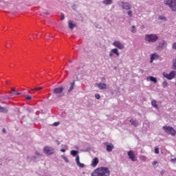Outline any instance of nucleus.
I'll return each mask as SVG.
<instances>
[{"instance_id":"f257e3e1","label":"nucleus","mask_w":176,"mask_h":176,"mask_svg":"<svg viewBox=\"0 0 176 176\" xmlns=\"http://www.w3.org/2000/svg\"><path fill=\"white\" fill-rule=\"evenodd\" d=\"M111 171L107 167H100L95 169L91 174V176H109Z\"/></svg>"},{"instance_id":"f03ea898","label":"nucleus","mask_w":176,"mask_h":176,"mask_svg":"<svg viewBox=\"0 0 176 176\" xmlns=\"http://www.w3.org/2000/svg\"><path fill=\"white\" fill-rule=\"evenodd\" d=\"M163 130H164L165 133H167V134H170V135H172L173 137H175L176 131L174 128L171 126H163Z\"/></svg>"},{"instance_id":"7ed1b4c3","label":"nucleus","mask_w":176,"mask_h":176,"mask_svg":"<svg viewBox=\"0 0 176 176\" xmlns=\"http://www.w3.org/2000/svg\"><path fill=\"white\" fill-rule=\"evenodd\" d=\"M145 39L147 41V42H156L157 39H159V37L156 34H146L145 36Z\"/></svg>"},{"instance_id":"20e7f679","label":"nucleus","mask_w":176,"mask_h":176,"mask_svg":"<svg viewBox=\"0 0 176 176\" xmlns=\"http://www.w3.org/2000/svg\"><path fill=\"white\" fill-rule=\"evenodd\" d=\"M164 3L165 5H168L172 10H176V0H165Z\"/></svg>"},{"instance_id":"39448f33","label":"nucleus","mask_w":176,"mask_h":176,"mask_svg":"<svg viewBox=\"0 0 176 176\" xmlns=\"http://www.w3.org/2000/svg\"><path fill=\"white\" fill-rule=\"evenodd\" d=\"M64 91V88L63 87L55 88L53 90V94H55V96H57L58 97H63V95L61 94Z\"/></svg>"},{"instance_id":"423d86ee","label":"nucleus","mask_w":176,"mask_h":176,"mask_svg":"<svg viewBox=\"0 0 176 176\" xmlns=\"http://www.w3.org/2000/svg\"><path fill=\"white\" fill-rule=\"evenodd\" d=\"M43 152L47 156H50V155H53L54 153V148L49 146H45L43 148Z\"/></svg>"},{"instance_id":"0eeeda50","label":"nucleus","mask_w":176,"mask_h":176,"mask_svg":"<svg viewBox=\"0 0 176 176\" xmlns=\"http://www.w3.org/2000/svg\"><path fill=\"white\" fill-rule=\"evenodd\" d=\"M103 145L106 146V150L107 152H112L115 148V146L112 143L104 142Z\"/></svg>"},{"instance_id":"6e6552de","label":"nucleus","mask_w":176,"mask_h":176,"mask_svg":"<svg viewBox=\"0 0 176 176\" xmlns=\"http://www.w3.org/2000/svg\"><path fill=\"white\" fill-rule=\"evenodd\" d=\"M163 75H164V78H166V79L171 80L175 77L176 73L175 71H172L170 72V74L164 73Z\"/></svg>"},{"instance_id":"1a4fd4ad","label":"nucleus","mask_w":176,"mask_h":176,"mask_svg":"<svg viewBox=\"0 0 176 176\" xmlns=\"http://www.w3.org/2000/svg\"><path fill=\"white\" fill-rule=\"evenodd\" d=\"M128 156L131 162H137V157H135V154H134V151H128Z\"/></svg>"},{"instance_id":"9d476101","label":"nucleus","mask_w":176,"mask_h":176,"mask_svg":"<svg viewBox=\"0 0 176 176\" xmlns=\"http://www.w3.org/2000/svg\"><path fill=\"white\" fill-rule=\"evenodd\" d=\"M113 45L115 46V47H118V49H120V50H122V49H124V45L120 41H114Z\"/></svg>"},{"instance_id":"9b49d317","label":"nucleus","mask_w":176,"mask_h":176,"mask_svg":"<svg viewBox=\"0 0 176 176\" xmlns=\"http://www.w3.org/2000/svg\"><path fill=\"white\" fill-rule=\"evenodd\" d=\"M80 158L79 157V155H77L76 157V164L77 166H78V167H80V168H83V167H85V164L80 163Z\"/></svg>"},{"instance_id":"f8f14e48","label":"nucleus","mask_w":176,"mask_h":176,"mask_svg":"<svg viewBox=\"0 0 176 176\" xmlns=\"http://www.w3.org/2000/svg\"><path fill=\"white\" fill-rule=\"evenodd\" d=\"M96 86H98V89H100V90H104V89H107V84L105 83H98L96 84Z\"/></svg>"},{"instance_id":"ddd939ff","label":"nucleus","mask_w":176,"mask_h":176,"mask_svg":"<svg viewBox=\"0 0 176 176\" xmlns=\"http://www.w3.org/2000/svg\"><path fill=\"white\" fill-rule=\"evenodd\" d=\"M122 8L125 9L126 10H130V9H131V6L129 4V3H123Z\"/></svg>"},{"instance_id":"4468645a","label":"nucleus","mask_w":176,"mask_h":176,"mask_svg":"<svg viewBox=\"0 0 176 176\" xmlns=\"http://www.w3.org/2000/svg\"><path fill=\"white\" fill-rule=\"evenodd\" d=\"M99 162L100 161L98 160V157L94 158V160H92V163H91L92 167H97V165L98 164Z\"/></svg>"},{"instance_id":"2eb2a0df","label":"nucleus","mask_w":176,"mask_h":176,"mask_svg":"<svg viewBox=\"0 0 176 176\" xmlns=\"http://www.w3.org/2000/svg\"><path fill=\"white\" fill-rule=\"evenodd\" d=\"M159 57V55L157 54H153L151 55V61L150 63H153V60H156Z\"/></svg>"},{"instance_id":"dca6fc26","label":"nucleus","mask_w":176,"mask_h":176,"mask_svg":"<svg viewBox=\"0 0 176 176\" xmlns=\"http://www.w3.org/2000/svg\"><path fill=\"white\" fill-rule=\"evenodd\" d=\"M111 52L116 54L117 57H119L120 56V54H119V50H118V49L116 48L112 49L111 50Z\"/></svg>"},{"instance_id":"f3484780","label":"nucleus","mask_w":176,"mask_h":176,"mask_svg":"<svg viewBox=\"0 0 176 176\" xmlns=\"http://www.w3.org/2000/svg\"><path fill=\"white\" fill-rule=\"evenodd\" d=\"M151 105L155 108V109H159V106L157 105V102L156 100H152Z\"/></svg>"},{"instance_id":"a211bd4d","label":"nucleus","mask_w":176,"mask_h":176,"mask_svg":"<svg viewBox=\"0 0 176 176\" xmlns=\"http://www.w3.org/2000/svg\"><path fill=\"white\" fill-rule=\"evenodd\" d=\"M74 87H75V80H74L72 82H71V85L68 90V92L71 93V91L74 90Z\"/></svg>"},{"instance_id":"6ab92c4d","label":"nucleus","mask_w":176,"mask_h":176,"mask_svg":"<svg viewBox=\"0 0 176 176\" xmlns=\"http://www.w3.org/2000/svg\"><path fill=\"white\" fill-rule=\"evenodd\" d=\"M130 122H131L132 126H134L135 127H137V126H138V120H134L131 119V120H130Z\"/></svg>"},{"instance_id":"aec40b11","label":"nucleus","mask_w":176,"mask_h":176,"mask_svg":"<svg viewBox=\"0 0 176 176\" xmlns=\"http://www.w3.org/2000/svg\"><path fill=\"white\" fill-rule=\"evenodd\" d=\"M76 25H75L74 23H72V21H69V28L70 30H74L75 28Z\"/></svg>"},{"instance_id":"412c9836","label":"nucleus","mask_w":176,"mask_h":176,"mask_svg":"<svg viewBox=\"0 0 176 176\" xmlns=\"http://www.w3.org/2000/svg\"><path fill=\"white\" fill-rule=\"evenodd\" d=\"M0 112L1 113H8V109L0 106Z\"/></svg>"},{"instance_id":"4be33fe9","label":"nucleus","mask_w":176,"mask_h":176,"mask_svg":"<svg viewBox=\"0 0 176 176\" xmlns=\"http://www.w3.org/2000/svg\"><path fill=\"white\" fill-rule=\"evenodd\" d=\"M148 79L151 80V82H153V83H157V79L153 76H149Z\"/></svg>"},{"instance_id":"5701e85b","label":"nucleus","mask_w":176,"mask_h":176,"mask_svg":"<svg viewBox=\"0 0 176 176\" xmlns=\"http://www.w3.org/2000/svg\"><path fill=\"white\" fill-rule=\"evenodd\" d=\"M102 3L104 5H111V3H112V0H104Z\"/></svg>"},{"instance_id":"b1692460","label":"nucleus","mask_w":176,"mask_h":176,"mask_svg":"<svg viewBox=\"0 0 176 176\" xmlns=\"http://www.w3.org/2000/svg\"><path fill=\"white\" fill-rule=\"evenodd\" d=\"M72 156H76L78 155V151L72 150L71 151Z\"/></svg>"},{"instance_id":"393cba45","label":"nucleus","mask_w":176,"mask_h":176,"mask_svg":"<svg viewBox=\"0 0 176 176\" xmlns=\"http://www.w3.org/2000/svg\"><path fill=\"white\" fill-rule=\"evenodd\" d=\"M35 90H42V87H37V88L30 89L31 91H34Z\"/></svg>"},{"instance_id":"a878e982","label":"nucleus","mask_w":176,"mask_h":176,"mask_svg":"<svg viewBox=\"0 0 176 176\" xmlns=\"http://www.w3.org/2000/svg\"><path fill=\"white\" fill-rule=\"evenodd\" d=\"M155 153H156L157 155H159V153H160L159 147L155 148Z\"/></svg>"},{"instance_id":"bb28decb","label":"nucleus","mask_w":176,"mask_h":176,"mask_svg":"<svg viewBox=\"0 0 176 176\" xmlns=\"http://www.w3.org/2000/svg\"><path fill=\"white\" fill-rule=\"evenodd\" d=\"M168 85L167 81H164L162 83L163 87H167Z\"/></svg>"},{"instance_id":"cd10ccee","label":"nucleus","mask_w":176,"mask_h":176,"mask_svg":"<svg viewBox=\"0 0 176 176\" xmlns=\"http://www.w3.org/2000/svg\"><path fill=\"white\" fill-rule=\"evenodd\" d=\"M63 159L65 160V162H66V163H69V160H68V158L67 157L63 156Z\"/></svg>"},{"instance_id":"c85d7f7f","label":"nucleus","mask_w":176,"mask_h":176,"mask_svg":"<svg viewBox=\"0 0 176 176\" xmlns=\"http://www.w3.org/2000/svg\"><path fill=\"white\" fill-rule=\"evenodd\" d=\"M95 98H96V100H100V98H101V96H100V94H96L95 95Z\"/></svg>"},{"instance_id":"c756f323","label":"nucleus","mask_w":176,"mask_h":176,"mask_svg":"<svg viewBox=\"0 0 176 176\" xmlns=\"http://www.w3.org/2000/svg\"><path fill=\"white\" fill-rule=\"evenodd\" d=\"M26 100H27L28 101H30V100H32V98L31 97V96L27 95V96H26Z\"/></svg>"},{"instance_id":"7c9ffc66","label":"nucleus","mask_w":176,"mask_h":176,"mask_svg":"<svg viewBox=\"0 0 176 176\" xmlns=\"http://www.w3.org/2000/svg\"><path fill=\"white\" fill-rule=\"evenodd\" d=\"M131 32H133V34L135 32V26H132Z\"/></svg>"},{"instance_id":"2f4dec72","label":"nucleus","mask_w":176,"mask_h":176,"mask_svg":"<svg viewBox=\"0 0 176 176\" xmlns=\"http://www.w3.org/2000/svg\"><path fill=\"white\" fill-rule=\"evenodd\" d=\"M20 94H21V93H16V94L10 93V96H20Z\"/></svg>"},{"instance_id":"473e14b6","label":"nucleus","mask_w":176,"mask_h":176,"mask_svg":"<svg viewBox=\"0 0 176 176\" xmlns=\"http://www.w3.org/2000/svg\"><path fill=\"white\" fill-rule=\"evenodd\" d=\"M128 14L131 17V16H133V12L131 10L128 11Z\"/></svg>"},{"instance_id":"72a5a7b5","label":"nucleus","mask_w":176,"mask_h":176,"mask_svg":"<svg viewBox=\"0 0 176 176\" xmlns=\"http://www.w3.org/2000/svg\"><path fill=\"white\" fill-rule=\"evenodd\" d=\"M65 19V16H64V14H61L60 15V20L63 21Z\"/></svg>"},{"instance_id":"f704fd0d","label":"nucleus","mask_w":176,"mask_h":176,"mask_svg":"<svg viewBox=\"0 0 176 176\" xmlns=\"http://www.w3.org/2000/svg\"><path fill=\"white\" fill-rule=\"evenodd\" d=\"M159 19H160V20H166V17H165V16H160V17H159Z\"/></svg>"},{"instance_id":"c9c22d12","label":"nucleus","mask_w":176,"mask_h":176,"mask_svg":"<svg viewBox=\"0 0 176 176\" xmlns=\"http://www.w3.org/2000/svg\"><path fill=\"white\" fill-rule=\"evenodd\" d=\"M173 49L176 50V43H174L172 45Z\"/></svg>"},{"instance_id":"e433bc0d","label":"nucleus","mask_w":176,"mask_h":176,"mask_svg":"<svg viewBox=\"0 0 176 176\" xmlns=\"http://www.w3.org/2000/svg\"><path fill=\"white\" fill-rule=\"evenodd\" d=\"M170 162H172V163H176V158L171 159Z\"/></svg>"},{"instance_id":"4c0bfd02","label":"nucleus","mask_w":176,"mask_h":176,"mask_svg":"<svg viewBox=\"0 0 176 176\" xmlns=\"http://www.w3.org/2000/svg\"><path fill=\"white\" fill-rule=\"evenodd\" d=\"M58 124H60V122H56L54 123V126H58Z\"/></svg>"},{"instance_id":"58836bf2","label":"nucleus","mask_w":176,"mask_h":176,"mask_svg":"<svg viewBox=\"0 0 176 176\" xmlns=\"http://www.w3.org/2000/svg\"><path fill=\"white\" fill-rule=\"evenodd\" d=\"M153 166H156L157 164V162L156 161L153 162L152 163Z\"/></svg>"},{"instance_id":"ea45409f","label":"nucleus","mask_w":176,"mask_h":176,"mask_svg":"<svg viewBox=\"0 0 176 176\" xmlns=\"http://www.w3.org/2000/svg\"><path fill=\"white\" fill-rule=\"evenodd\" d=\"M113 52H111L109 53V57H113Z\"/></svg>"},{"instance_id":"a19ab883","label":"nucleus","mask_w":176,"mask_h":176,"mask_svg":"<svg viewBox=\"0 0 176 176\" xmlns=\"http://www.w3.org/2000/svg\"><path fill=\"white\" fill-rule=\"evenodd\" d=\"M11 91L15 92V91H16V89H15V88H12V89H11Z\"/></svg>"},{"instance_id":"79ce46f5","label":"nucleus","mask_w":176,"mask_h":176,"mask_svg":"<svg viewBox=\"0 0 176 176\" xmlns=\"http://www.w3.org/2000/svg\"><path fill=\"white\" fill-rule=\"evenodd\" d=\"M60 151H61V152H65V149L62 148V149H60Z\"/></svg>"},{"instance_id":"37998d69","label":"nucleus","mask_w":176,"mask_h":176,"mask_svg":"<svg viewBox=\"0 0 176 176\" xmlns=\"http://www.w3.org/2000/svg\"><path fill=\"white\" fill-rule=\"evenodd\" d=\"M3 133H6V130L5 129H3Z\"/></svg>"},{"instance_id":"c03bdc74","label":"nucleus","mask_w":176,"mask_h":176,"mask_svg":"<svg viewBox=\"0 0 176 176\" xmlns=\"http://www.w3.org/2000/svg\"><path fill=\"white\" fill-rule=\"evenodd\" d=\"M36 155H37V156H39V153L36 152Z\"/></svg>"},{"instance_id":"a18cd8bd","label":"nucleus","mask_w":176,"mask_h":176,"mask_svg":"<svg viewBox=\"0 0 176 176\" xmlns=\"http://www.w3.org/2000/svg\"><path fill=\"white\" fill-rule=\"evenodd\" d=\"M45 14H49V12H45Z\"/></svg>"},{"instance_id":"49530a36","label":"nucleus","mask_w":176,"mask_h":176,"mask_svg":"<svg viewBox=\"0 0 176 176\" xmlns=\"http://www.w3.org/2000/svg\"><path fill=\"white\" fill-rule=\"evenodd\" d=\"M30 94H32V92H30Z\"/></svg>"}]
</instances>
